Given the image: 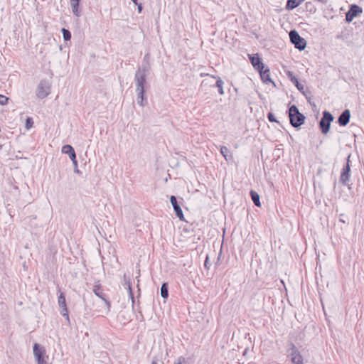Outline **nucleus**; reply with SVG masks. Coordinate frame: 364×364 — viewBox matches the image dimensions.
<instances>
[{
  "instance_id": "f257e3e1",
  "label": "nucleus",
  "mask_w": 364,
  "mask_h": 364,
  "mask_svg": "<svg viewBox=\"0 0 364 364\" xmlns=\"http://www.w3.org/2000/svg\"><path fill=\"white\" fill-rule=\"evenodd\" d=\"M289 117L290 123L294 127H299L304 122L305 117L299 112L296 105H291L289 107Z\"/></svg>"
},
{
  "instance_id": "f03ea898",
  "label": "nucleus",
  "mask_w": 364,
  "mask_h": 364,
  "mask_svg": "<svg viewBox=\"0 0 364 364\" xmlns=\"http://www.w3.org/2000/svg\"><path fill=\"white\" fill-rule=\"evenodd\" d=\"M289 38L291 43H293L296 48L299 50H303L306 46V42L304 38H301L298 32L292 30L289 32Z\"/></svg>"
},
{
  "instance_id": "7ed1b4c3",
  "label": "nucleus",
  "mask_w": 364,
  "mask_h": 364,
  "mask_svg": "<svg viewBox=\"0 0 364 364\" xmlns=\"http://www.w3.org/2000/svg\"><path fill=\"white\" fill-rule=\"evenodd\" d=\"M147 70V68L144 67L142 69H139L136 72L134 77V80L136 82V90H144V84L146 82V75Z\"/></svg>"
},
{
  "instance_id": "20e7f679",
  "label": "nucleus",
  "mask_w": 364,
  "mask_h": 364,
  "mask_svg": "<svg viewBox=\"0 0 364 364\" xmlns=\"http://www.w3.org/2000/svg\"><path fill=\"white\" fill-rule=\"evenodd\" d=\"M333 120V115L328 111L323 112V117L319 122V127L323 134L328 132L331 127V122Z\"/></svg>"
},
{
  "instance_id": "39448f33",
  "label": "nucleus",
  "mask_w": 364,
  "mask_h": 364,
  "mask_svg": "<svg viewBox=\"0 0 364 364\" xmlns=\"http://www.w3.org/2000/svg\"><path fill=\"white\" fill-rule=\"evenodd\" d=\"M50 91V85L47 80H41L36 90V95L40 99L46 97Z\"/></svg>"
},
{
  "instance_id": "423d86ee",
  "label": "nucleus",
  "mask_w": 364,
  "mask_h": 364,
  "mask_svg": "<svg viewBox=\"0 0 364 364\" xmlns=\"http://www.w3.org/2000/svg\"><path fill=\"white\" fill-rule=\"evenodd\" d=\"M362 13V8L353 4L350 7L349 11L346 13V20L347 22H351L353 19Z\"/></svg>"
},
{
  "instance_id": "0eeeda50",
  "label": "nucleus",
  "mask_w": 364,
  "mask_h": 364,
  "mask_svg": "<svg viewBox=\"0 0 364 364\" xmlns=\"http://www.w3.org/2000/svg\"><path fill=\"white\" fill-rule=\"evenodd\" d=\"M58 303L60 308L61 309L60 314L63 316L65 317L68 321H69V315L66 305L65 296L63 292H61L58 296Z\"/></svg>"
},
{
  "instance_id": "6e6552de",
  "label": "nucleus",
  "mask_w": 364,
  "mask_h": 364,
  "mask_svg": "<svg viewBox=\"0 0 364 364\" xmlns=\"http://www.w3.org/2000/svg\"><path fill=\"white\" fill-rule=\"evenodd\" d=\"M290 355L293 364H304L303 357L294 344L291 345Z\"/></svg>"
},
{
  "instance_id": "1a4fd4ad",
  "label": "nucleus",
  "mask_w": 364,
  "mask_h": 364,
  "mask_svg": "<svg viewBox=\"0 0 364 364\" xmlns=\"http://www.w3.org/2000/svg\"><path fill=\"white\" fill-rule=\"evenodd\" d=\"M250 62L256 70H261L264 68V65L259 57L258 54L249 55Z\"/></svg>"
},
{
  "instance_id": "9d476101",
  "label": "nucleus",
  "mask_w": 364,
  "mask_h": 364,
  "mask_svg": "<svg viewBox=\"0 0 364 364\" xmlns=\"http://www.w3.org/2000/svg\"><path fill=\"white\" fill-rule=\"evenodd\" d=\"M349 158H350V156H348L346 165L343 168V171H342L341 174L340 181L343 185H347L348 184V182L349 178H350V164H349Z\"/></svg>"
},
{
  "instance_id": "9b49d317",
  "label": "nucleus",
  "mask_w": 364,
  "mask_h": 364,
  "mask_svg": "<svg viewBox=\"0 0 364 364\" xmlns=\"http://www.w3.org/2000/svg\"><path fill=\"white\" fill-rule=\"evenodd\" d=\"M170 202L173 208L176 216L181 220H184V216L183 214L181 206L178 204L176 198L174 196H171L170 198Z\"/></svg>"
},
{
  "instance_id": "f8f14e48",
  "label": "nucleus",
  "mask_w": 364,
  "mask_h": 364,
  "mask_svg": "<svg viewBox=\"0 0 364 364\" xmlns=\"http://www.w3.org/2000/svg\"><path fill=\"white\" fill-rule=\"evenodd\" d=\"M350 118V112L349 109H345L341 115L338 117V123L340 126L345 127L346 126Z\"/></svg>"
},
{
  "instance_id": "ddd939ff",
  "label": "nucleus",
  "mask_w": 364,
  "mask_h": 364,
  "mask_svg": "<svg viewBox=\"0 0 364 364\" xmlns=\"http://www.w3.org/2000/svg\"><path fill=\"white\" fill-rule=\"evenodd\" d=\"M93 292L97 296H98L105 301L107 308V311H109L110 308V303L104 297L103 290L102 287L100 285L94 286Z\"/></svg>"
},
{
  "instance_id": "4468645a",
  "label": "nucleus",
  "mask_w": 364,
  "mask_h": 364,
  "mask_svg": "<svg viewBox=\"0 0 364 364\" xmlns=\"http://www.w3.org/2000/svg\"><path fill=\"white\" fill-rule=\"evenodd\" d=\"M259 72V74H260V77L262 80V81L266 83V84H269V83H273L274 84V82L272 80L271 77H270V74H269V68H266V69H263V70H258Z\"/></svg>"
},
{
  "instance_id": "2eb2a0df",
  "label": "nucleus",
  "mask_w": 364,
  "mask_h": 364,
  "mask_svg": "<svg viewBox=\"0 0 364 364\" xmlns=\"http://www.w3.org/2000/svg\"><path fill=\"white\" fill-rule=\"evenodd\" d=\"M45 350L44 349H40L39 345L37 343L34 344L33 346V355L36 359V360H39L42 358H46L45 357Z\"/></svg>"
},
{
  "instance_id": "dca6fc26",
  "label": "nucleus",
  "mask_w": 364,
  "mask_h": 364,
  "mask_svg": "<svg viewBox=\"0 0 364 364\" xmlns=\"http://www.w3.org/2000/svg\"><path fill=\"white\" fill-rule=\"evenodd\" d=\"M123 284L125 287V288L127 289L128 292H129V296L131 298L132 302L134 303V294L132 292V284L130 282V279L129 277H127L126 274L124 275V284Z\"/></svg>"
},
{
  "instance_id": "f3484780",
  "label": "nucleus",
  "mask_w": 364,
  "mask_h": 364,
  "mask_svg": "<svg viewBox=\"0 0 364 364\" xmlns=\"http://www.w3.org/2000/svg\"><path fill=\"white\" fill-rule=\"evenodd\" d=\"M287 75L291 82L295 85V86L297 87L299 90H301L304 89V86L299 82L298 79L293 75L292 72L287 71Z\"/></svg>"
},
{
  "instance_id": "a211bd4d",
  "label": "nucleus",
  "mask_w": 364,
  "mask_h": 364,
  "mask_svg": "<svg viewBox=\"0 0 364 364\" xmlns=\"http://www.w3.org/2000/svg\"><path fill=\"white\" fill-rule=\"evenodd\" d=\"M136 92L137 93V103L140 106L144 107L146 103V100L144 97V90H136Z\"/></svg>"
},
{
  "instance_id": "6ab92c4d",
  "label": "nucleus",
  "mask_w": 364,
  "mask_h": 364,
  "mask_svg": "<svg viewBox=\"0 0 364 364\" xmlns=\"http://www.w3.org/2000/svg\"><path fill=\"white\" fill-rule=\"evenodd\" d=\"M79 2L80 0H70L72 11L76 16H80V11L79 10Z\"/></svg>"
},
{
  "instance_id": "aec40b11",
  "label": "nucleus",
  "mask_w": 364,
  "mask_h": 364,
  "mask_svg": "<svg viewBox=\"0 0 364 364\" xmlns=\"http://www.w3.org/2000/svg\"><path fill=\"white\" fill-rule=\"evenodd\" d=\"M211 77L217 80L215 85L218 88V92L220 95H224V90H223L224 82L223 81V80L220 77H218V76L211 75Z\"/></svg>"
},
{
  "instance_id": "412c9836",
  "label": "nucleus",
  "mask_w": 364,
  "mask_h": 364,
  "mask_svg": "<svg viewBox=\"0 0 364 364\" xmlns=\"http://www.w3.org/2000/svg\"><path fill=\"white\" fill-rule=\"evenodd\" d=\"M220 151L227 161L232 159V156L229 154V149L226 146H221L220 148Z\"/></svg>"
},
{
  "instance_id": "4be33fe9",
  "label": "nucleus",
  "mask_w": 364,
  "mask_h": 364,
  "mask_svg": "<svg viewBox=\"0 0 364 364\" xmlns=\"http://www.w3.org/2000/svg\"><path fill=\"white\" fill-rule=\"evenodd\" d=\"M303 0L297 1L296 0H288L286 5L287 10H292L297 7Z\"/></svg>"
},
{
  "instance_id": "5701e85b",
  "label": "nucleus",
  "mask_w": 364,
  "mask_h": 364,
  "mask_svg": "<svg viewBox=\"0 0 364 364\" xmlns=\"http://www.w3.org/2000/svg\"><path fill=\"white\" fill-rule=\"evenodd\" d=\"M250 196H251V198H252V200L254 203V204L257 206V207H260L261 205V203H260V201H259V194L254 191H250Z\"/></svg>"
},
{
  "instance_id": "b1692460",
  "label": "nucleus",
  "mask_w": 364,
  "mask_h": 364,
  "mask_svg": "<svg viewBox=\"0 0 364 364\" xmlns=\"http://www.w3.org/2000/svg\"><path fill=\"white\" fill-rule=\"evenodd\" d=\"M161 296L164 299H167L168 298V284H167V283H164L161 285Z\"/></svg>"
},
{
  "instance_id": "393cba45",
  "label": "nucleus",
  "mask_w": 364,
  "mask_h": 364,
  "mask_svg": "<svg viewBox=\"0 0 364 364\" xmlns=\"http://www.w3.org/2000/svg\"><path fill=\"white\" fill-rule=\"evenodd\" d=\"M73 151H75L72 146L69 144L64 145L62 148V152L63 154H70L73 152Z\"/></svg>"
},
{
  "instance_id": "a878e982",
  "label": "nucleus",
  "mask_w": 364,
  "mask_h": 364,
  "mask_svg": "<svg viewBox=\"0 0 364 364\" xmlns=\"http://www.w3.org/2000/svg\"><path fill=\"white\" fill-rule=\"evenodd\" d=\"M62 33H63V38H64L65 41L70 40V38H71V33H70V32L68 30L63 28H62Z\"/></svg>"
},
{
  "instance_id": "bb28decb",
  "label": "nucleus",
  "mask_w": 364,
  "mask_h": 364,
  "mask_svg": "<svg viewBox=\"0 0 364 364\" xmlns=\"http://www.w3.org/2000/svg\"><path fill=\"white\" fill-rule=\"evenodd\" d=\"M33 121L31 117H28L26 120L25 127L27 129H31L33 127Z\"/></svg>"
},
{
  "instance_id": "cd10ccee",
  "label": "nucleus",
  "mask_w": 364,
  "mask_h": 364,
  "mask_svg": "<svg viewBox=\"0 0 364 364\" xmlns=\"http://www.w3.org/2000/svg\"><path fill=\"white\" fill-rule=\"evenodd\" d=\"M9 100V97H6L5 95H0V105H7Z\"/></svg>"
},
{
  "instance_id": "c85d7f7f",
  "label": "nucleus",
  "mask_w": 364,
  "mask_h": 364,
  "mask_svg": "<svg viewBox=\"0 0 364 364\" xmlns=\"http://www.w3.org/2000/svg\"><path fill=\"white\" fill-rule=\"evenodd\" d=\"M267 118L270 122H277L274 115L272 112H269L267 114Z\"/></svg>"
},
{
  "instance_id": "c756f323",
  "label": "nucleus",
  "mask_w": 364,
  "mask_h": 364,
  "mask_svg": "<svg viewBox=\"0 0 364 364\" xmlns=\"http://www.w3.org/2000/svg\"><path fill=\"white\" fill-rule=\"evenodd\" d=\"M69 157L71 159V161H74L75 159H76V154L75 151H73V152L69 154Z\"/></svg>"
},
{
  "instance_id": "7c9ffc66",
  "label": "nucleus",
  "mask_w": 364,
  "mask_h": 364,
  "mask_svg": "<svg viewBox=\"0 0 364 364\" xmlns=\"http://www.w3.org/2000/svg\"><path fill=\"white\" fill-rule=\"evenodd\" d=\"M208 260H209V257L207 256L206 258H205V263H204V267L205 268L209 269V262H208Z\"/></svg>"
},
{
  "instance_id": "2f4dec72",
  "label": "nucleus",
  "mask_w": 364,
  "mask_h": 364,
  "mask_svg": "<svg viewBox=\"0 0 364 364\" xmlns=\"http://www.w3.org/2000/svg\"><path fill=\"white\" fill-rule=\"evenodd\" d=\"M38 364H48L46 360V358H42L39 360L37 361Z\"/></svg>"
},
{
  "instance_id": "473e14b6",
  "label": "nucleus",
  "mask_w": 364,
  "mask_h": 364,
  "mask_svg": "<svg viewBox=\"0 0 364 364\" xmlns=\"http://www.w3.org/2000/svg\"><path fill=\"white\" fill-rule=\"evenodd\" d=\"M183 360H184V358H179L178 359L177 362H176L174 364H183Z\"/></svg>"
},
{
  "instance_id": "72a5a7b5",
  "label": "nucleus",
  "mask_w": 364,
  "mask_h": 364,
  "mask_svg": "<svg viewBox=\"0 0 364 364\" xmlns=\"http://www.w3.org/2000/svg\"><path fill=\"white\" fill-rule=\"evenodd\" d=\"M137 9H138V11L139 13L141 12V10H142V5H141V4H137Z\"/></svg>"
},
{
  "instance_id": "f704fd0d",
  "label": "nucleus",
  "mask_w": 364,
  "mask_h": 364,
  "mask_svg": "<svg viewBox=\"0 0 364 364\" xmlns=\"http://www.w3.org/2000/svg\"><path fill=\"white\" fill-rule=\"evenodd\" d=\"M73 161V164H74L75 167H77V160H76V159H75L74 161Z\"/></svg>"
},
{
  "instance_id": "c9c22d12",
  "label": "nucleus",
  "mask_w": 364,
  "mask_h": 364,
  "mask_svg": "<svg viewBox=\"0 0 364 364\" xmlns=\"http://www.w3.org/2000/svg\"><path fill=\"white\" fill-rule=\"evenodd\" d=\"M74 171H75V173H79V170H78V168H77V167H75V170H74Z\"/></svg>"
},
{
  "instance_id": "e433bc0d",
  "label": "nucleus",
  "mask_w": 364,
  "mask_h": 364,
  "mask_svg": "<svg viewBox=\"0 0 364 364\" xmlns=\"http://www.w3.org/2000/svg\"><path fill=\"white\" fill-rule=\"evenodd\" d=\"M132 1L136 5L138 4L137 0H132Z\"/></svg>"
},
{
  "instance_id": "4c0bfd02",
  "label": "nucleus",
  "mask_w": 364,
  "mask_h": 364,
  "mask_svg": "<svg viewBox=\"0 0 364 364\" xmlns=\"http://www.w3.org/2000/svg\"><path fill=\"white\" fill-rule=\"evenodd\" d=\"M151 364H157V362H156V361H155V360H153V361H152V363H151Z\"/></svg>"
},
{
  "instance_id": "58836bf2",
  "label": "nucleus",
  "mask_w": 364,
  "mask_h": 364,
  "mask_svg": "<svg viewBox=\"0 0 364 364\" xmlns=\"http://www.w3.org/2000/svg\"><path fill=\"white\" fill-rule=\"evenodd\" d=\"M206 82V80H203L202 83H205Z\"/></svg>"
}]
</instances>
